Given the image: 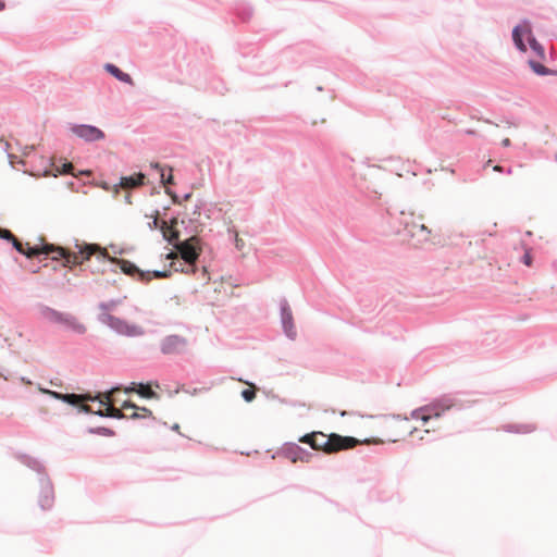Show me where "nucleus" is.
Here are the masks:
<instances>
[{
    "label": "nucleus",
    "instance_id": "1",
    "mask_svg": "<svg viewBox=\"0 0 557 557\" xmlns=\"http://www.w3.org/2000/svg\"><path fill=\"white\" fill-rule=\"evenodd\" d=\"M76 251L69 247L41 242L38 245L22 243L21 240L13 243V249L26 257L27 259H52L62 261L65 265H77L88 261L91 256L96 255L98 260L109 259L107 250L102 249L98 244H81L78 239L74 240Z\"/></svg>",
    "mask_w": 557,
    "mask_h": 557
},
{
    "label": "nucleus",
    "instance_id": "2",
    "mask_svg": "<svg viewBox=\"0 0 557 557\" xmlns=\"http://www.w3.org/2000/svg\"><path fill=\"white\" fill-rule=\"evenodd\" d=\"M300 443L309 445L311 448H322L329 454L337 453L339 450L352 448L361 443L360 440L354 436L341 435L338 433H331L326 438L322 432H311L305 434L298 440ZM381 443L380 438H366L362 443L368 442Z\"/></svg>",
    "mask_w": 557,
    "mask_h": 557
},
{
    "label": "nucleus",
    "instance_id": "3",
    "mask_svg": "<svg viewBox=\"0 0 557 557\" xmlns=\"http://www.w3.org/2000/svg\"><path fill=\"white\" fill-rule=\"evenodd\" d=\"M175 253L187 265L186 269H175V272L185 274L196 273L198 271V262L202 255V243L197 237L190 236L178 242L175 247Z\"/></svg>",
    "mask_w": 557,
    "mask_h": 557
},
{
    "label": "nucleus",
    "instance_id": "4",
    "mask_svg": "<svg viewBox=\"0 0 557 557\" xmlns=\"http://www.w3.org/2000/svg\"><path fill=\"white\" fill-rule=\"evenodd\" d=\"M454 407L461 408V406L458 404V400L454 396L449 394L442 395L437 398H434L430 404L413 409L411 411V418L428 422L432 418H440L445 413V411Z\"/></svg>",
    "mask_w": 557,
    "mask_h": 557
},
{
    "label": "nucleus",
    "instance_id": "5",
    "mask_svg": "<svg viewBox=\"0 0 557 557\" xmlns=\"http://www.w3.org/2000/svg\"><path fill=\"white\" fill-rule=\"evenodd\" d=\"M99 323L107 325L115 334L126 337H140L145 335V329L138 324L129 323L127 320L115 317L111 313H99Z\"/></svg>",
    "mask_w": 557,
    "mask_h": 557
},
{
    "label": "nucleus",
    "instance_id": "6",
    "mask_svg": "<svg viewBox=\"0 0 557 557\" xmlns=\"http://www.w3.org/2000/svg\"><path fill=\"white\" fill-rule=\"evenodd\" d=\"M532 37H535L532 23L527 17L520 20V22L516 24L511 30L513 46L519 52L524 53L528 51L527 44L532 40Z\"/></svg>",
    "mask_w": 557,
    "mask_h": 557
},
{
    "label": "nucleus",
    "instance_id": "7",
    "mask_svg": "<svg viewBox=\"0 0 557 557\" xmlns=\"http://www.w3.org/2000/svg\"><path fill=\"white\" fill-rule=\"evenodd\" d=\"M276 456H283L292 462L301 461L307 463L311 462L313 458L312 453L306 448H302L295 442L284 443L281 448L272 456V458H275Z\"/></svg>",
    "mask_w": 557,
    "mask_h": 557
},
{
    "label": "nucleus",
    "instance_id": "8",
    "mask_svg": "<svg viewBox=\"0 0 557 557\" xmlns=\"http://www.w3.org/2000/svg\"><path fill=\"white\" fill-rule=\"evenodd\" d=\"M382 218L385 219V215H383ZM386 218L389 219L387 222L388 228H384L382 231L384 234H399L404 228V231H407L408 234L411 237H413L416 236V233L413 232V228L416 227H418L420 232L425 233V236H428L431 233V231L424 224L418 225L414 222L393 219L392 213L388 210L386 211ZM423 239H426V237H424Z\"/></svg>",
    "mask_w": 557,
    "mask_h": 557
},
{
    "label": "nucleus",
    "instance_id": "9",
    "mask_svg": "<svg viewBox=\"0 0 557 557\" xmlns=\"http://www.w3.org/2000/svg\"><path fill=\"white\" fill-rule=\"evenodd\" d=\"M69 129L86 143H96L106 138L104 132L91 124L70 123Z\"/></svg>",
    "mask_w": 557,
    "mask_h": 557
},
{
    "label": "nucleus",
    "instance_id": "10",
    "mask_svg": "<svg viewBox=\"0 0 557 557\" xmlns=\"http://www.w3.org/2000/svg\"><path fill=\"white\" fill-rule=\"evenodd\" d=\"M39 482V495L38 506L42 510H50L54 504V487L49 474H44L38 478Z\"/></svg>",
    "mask_w": 557,
    "mask_h": 557
},
{
    "label": "nucleus",
    "instance_id": "11",
    "mask_svg": "<svg viewBox=\"0 0 557 557\" xmlns=\"http://www.w3.org/2000/svg\"><path fill=\"white\" fill-rule=\"evenodd\" d=\"M280 318L284 335L288 339L295 341L297 337V330L294 323L292 308L285 298L280 301Z\"/></svg>",
    "mask_w": 557,
    "mask_h": 557
},
{
    "label": "nucleus",
    "instance_id": "12",
    "mask_svg": "<svg viewBox=\"0 0 557 557\" xmlns=\"http://www.w3.org/2000/svg\"><path fill=\"white\" fill-rule=\"evenodd\" d=\"M41 165L44 166V176L57 177L69 174L72 170V164L69 161L51 157H42Z\"/></svg>",
    "mask_w": 557,
    "mask_h": 557
},
{
    "label": "nucleus",
    "instance_id": "13",
    "mask_svg": "<svg viewBox=\"0 0 557 557\" xmlns=\"http://www.w3.org/2000/svg\"><path fill=\"white\" fill-rule=\"evenodd\" d=\"M187 339L178 334L166 335L160 343V350L163 355L180 354L186 346Z\"/></svg>",
    "mask_w": 557,
    "mask_h": 557
},
{
    "label": "nucleus",
    "instance_id": "14",
    "mask_svg": "<svg viewBox=\"0 0 557 557\" xmlns=\"http://www.w3.org/2000/svg\"><path fill=\"white\" fill-rule=\"evenodd\" d=\"M103 70L107 74L114 77L116 81L124 83L126 85L133 86L134 79L133 77L124 72L122 69H120L116 64L107 62L103 64Z\"/></svg>",
    "mask_w": 557,
    "mask_h": 557
},
{
    "label": "nucleus",
    "instance_id": "15",
    "mask_svg": "<svg viewBox=\"0 0 557 557\" xmlns=\"http://www.w3.org/2000/svg\"><path fill=\"white\" fill-rule=\"evenodd\" d=\"M150 169L159 174L160 183L163 186H170L174 184V177L171 168H168L166 165H163L159 162H151Z\"/></svg>",
    "mask_w": 557,
    "mask_h": 557
},
{
    "label": "nucleus",
    "instance_id": "16",
    "mask_svg": "<svg viewBox=\"0 0 557 557\" xmlns=\"http://www.w3.org/2000/svg\"><path fill=\"white\" fill-rule=\"evenodd\" d=\"M146 174L143 172L133 173L131 175L121 176L119 188L139 187L145 184Z\"/></svg>",
    "mask_w": 557,
    "mask_h": 557
},
{
    "label": "nucleus",
    "instance_id": "17",
    "mask_svg": "<svg viewBox=\"0 0 557 557\" xmlns=\"http://www.w3.org/2000/svg\"><path fill=\"white\" fill-rule=\"evenodd\" d=\"M60 325H63L66 330H70L78 335H83L87 331L86 326L81 323L76 317L67 312H65L62 322H60Z\"/></svg>",
    "mask_w": 557,
    "mask_h": 557
},
{
    "label": "nucleus",
    "instance_id": "18",
    "mask_svg": "<svg viewBox=\"0 0 557 557\" xmlns=\"http://www.w3.org/2000/svg\"><path fill=\"white\" fill-rule=\"evenodd\" d=\"M38 307H39L40 315L45 320H47L53 324H60V322H62V319H63L65 312L59 311V310L53 309L44 304H39Z\"/></svg>",
    "mask_w": 557,
    "mask_h": 557
},
{
    "label": "nucleus",
    "instance_id": "19",
    "mask_svg": "<svg viewBox=\"0 0 557 557\" xmlns=\"http://www.w3.org/2000/svg\"><path fill=\"white\" fill-rule=\"evenodd\" d=\"M121 271L129 276L137 277L139 281H144L145 271L139 269L134 262L121 259L117 260Z\"/></svg>",
    "mask_w": 557,
    "mask_h": 557
},
{
    "label": "nucleus",
    "instance_id": "20",
    "mask_svg": "<svg viewBox=\"0 0 557 557\" xmlns=\"http://www.w3.org/2000/svg\"><path fill=\"white\" fill-rule=\"evenodd\" d=\"M152 385H154L156 387H159V382L158 381H149L147 383L139 382V388L136 389V394L140 398L159 399L160 395L157 392L149 389V386H152Z\"/></svg>",
    "mask_w": 557,
    "mask_h": 557
},
{
    "label": "nucleus",
    "instance_id": "21",
    "mask_svg": "<svg viewBox=\"0 0 557 557\" xmlns=\"http://www.w3.org/2000/svg\"><path fill=\"white\" fill-rule=\"evenodd\" d=\"M528 65L531 69V71L537 76H557V70L549 69L542 64L540 61H536L534 59H529Z\"/></svg>",
    "mask_w": 557,
    "mask_h": 557
},
{
    "label": "nucleus",
    "instance_id": "22",
    "mask_svg": "<svg viewBox=\"0 0 557 557\" xmlns=\"http://www.w3.org/2000/svg\"><path fill=\"white\" fill-rule=\"evenodd\" d=\"M46 393H48L52 398L60 400L64 404H67L72 407H77L76 401L82 397V395H77L74 393H60L57 391L46 389Z\"/></svg>",
    "mask_w": 557,
    "mask_h": 557
},
{
    "label": "nucleus",
    "instance_id": "23",
    "mask_svg": "<svg viewBox=\"0 0 557 557\" xmlns=\"http://www.w3.org/2000/svg\"><path fill=\"white\" fill-rule=\"evenodd\" d=\"M21 460L27 468L36 471L38 474V478H40L44 474H48L45 466L38 458H35V457L24 454L21 456Z\"/></svg>",
    "mask_w": 557,
    "mask_h": 557
},
{
    "label": "nucleus",
    "instance_id": "24",
    "mask_svg": "<svg viewBox=\"0 0 557 557\" xmlns=\"http://www.w3.org/2000/svg\"><path fill=\"white\" fill-rule=\"evenodd\" d=\"M234 13L243 23L249 22L253 15V8L250 3H237L234 8Z\"/></svg>",
    "mask_w": 557,
    "mask_h": 557
},
{
    "label": "nucleus",
    "instance_id": "25",
    "mask_svg": "<svg viewBox=\"0 0 557 557\" xmlns=\"http://www.w3.org/2000/svg\"><path fill=\"white\" fill-rule=\"evenodd\" d=\"M503 430L507 433L527 434L534 431L535 428L528 423H508L503 425Z\"/></svg>",
    "mask_w": 557,
    "mask_h": 557
},
{
    "label": "nucleus",
    "instance_id": "26",
    "mask_svg": "<svg viewBox=\"0 0 557 557\" xmlns=\"http://www.w3.org/2000/svg\"><path fill=\"white\" fill-rule=\"evenodd\" d=\"M528 47L531 51L541 60H545L546 53L544 46L536 39V37H532V40L529 41Z\"/></svg>",
    "mask_w": 557,
    "mask_h": 557
},
{
    "label": "nucleus",
    "instance_id": "27",
    "mask_svg": "<svg viewBox=\"0 0 557 557\" xmlns=\"http://www.w3.org/2000/svg\"><path fill=\"white\" fill-rule=\"evenodd\" d=\"M172 272L170 270H152V271H145L144 281L143 282H149L151 278H169L171 276Z\"/></svg>",
    "mask_w": 557,
    "mask_h": 557
},
{
    "label": "nucleus",
    "instance_id": "28",
    "mask_svg": "<svg viewBox=\"0 0 557 557\" xmlns=\"http://www.w3.org/2000/svg\"><path fill=\"white\" fill-rule=\"evenodd\" d=\"M87 432L90 433V434L100 435V436H107V437H112V436L115 435V431L110 429V428H107V426L89 428L87 430Z\"/></svg>",
    "mask_w": 557,
    "mask_h": 557
},
{
    "label": "nucleus",
    "instance_id": "29",
    "mask_svg": "<svg viewBox=\"0 0 557 557\" xmlns=\"http://www.w3.org/2000/svg\"><path fill=\"white\" fill-rule=\"evenodd\" d=\"M121 302V299H110L108 301L99 302L98 308L101 310L100 313H110V311L114 310Z\"/></svg>",
    "mask_w": 557,
    "mask_h": 557
},
{
    "label": "nucleus",
    "instance_id": "30",
    "mask_svg": "<svg viewBox=\"0 0 557 557\" xmlns=\"http://www.w3.org/2000/svg\"><path fill=\"white\" fill-rule=\"evenodd\" d=\"M0 239L10 243L12 246L14 242L20 240L9 228L4 227H0Z\"/></svg>",
    "mask_w": 557,
    "mask_h": 557
},
{
    "label": "nucleus",
    "instance_id": "31",
    "mask_svg": "<svg viewBox=\"0 0 557 557\" xmlns=\"http://www.w3.org/2000/svg\"><path fill=\"white\" fill-rule=\"evenodd\" d=\"M165 193L172 197L173 203H180L181 200H188L191 197V193H186L182 196L174 193L170 187H166Z\"/></svg>",
    "mask_w": 557,
    "mask_h": 557
},
{
    "label": "nucleus",
    "instance_id": "32",
    "mask_svg": "<svg viewBox=\"0 0 557 557\" xmlns=\"http://www.w3.org/2000/svg\"><path fill=\"white\" fill-rule=\"evenodd\" d=\"M240 395L246 403H251L256 398L257 394L256 391L251 388H244Z\"/></svg>",
    "mask_w": 557,
    "mask_h": 557
},
{
    "label": "nucleus",
    "instance_id": "33",
    "mask_svg": "<svg viewBox=\"0 0 557 557\" xmlns=\"http://www.w3.org/2000/svg\"><path fill=\"white\" fill-rule=\"evenodd\" d=\"M160 214V210L156 209L153 214H146V216H151L153 220L148 223L149 230L153 231L158 227L157 216Z\"/></svg>",
    "mask_w": 557,
    "mask_h": 557
},
{
    "label": "nucleus",
    "instance_id": "34",
    "mask_svg": "<svg viewBox=\"0 0 557 557\" xmlns=\"http://www.w3.org/2000/svg\"><path fill=\"white\" fill-rule=\"evenodd\" d=\"M100 186L106 190H110L111 188H114V190L117 191L120 189L119 183L102 182Z\"/></svg>",
    "mask_w": 557,
    "mask_h": 557
},
{
    "label": "nucleus",
    "instance_id": "35",
    "mask_svg": "<svg viewBox=\"0 0 557 557\" xmlns=\"http://www.w3.org/2000/svg\"><path fill=\"white\" fill-rule=\"evenodd\" d=\"M139 388V383L132 382L124 388L125 394L136 393V389Z\"/></svg>",
    "mask_w": 557,
    "mask_h": 557
},
{
    "label": "nucleus",
    "instance_id": "36",
    "mask_svg": "<svg viewBox=\"0 0 557 557\" xmlns=\"http://www.w3.org/2000/svg\"><path fill=\"white\" fill-rule=\"evenodd\" d=\"M88 401H98L99 404L101 405H106V403L108 401V398L106 397H101L99 394H96L94 396H90L88 398H86Z\"/></svg>",
    "mask_w": 557,
    "mask_h": 557
},
{
    "label": "nucleus",
    "instance_id": "37",
    "mask_svg": "<svg viewBox=\"0 0 557 557\" xmlns=\"http://www.w3.org/2000/svg\"><path fill=\"white\" fill-rule=\"evenodd\" d=\"M532 256L529 251H525L524 255L521 257V262L528 267L532 265Z\"/></svg>",
    "mask_w": 557,
    "mask_h": 557
},
{
    "label": "nucleus",
    "instance_id": "38",
    "mask_svg": "<svg viewBox=\"0 0 557 557\" xmlns=\"http://www.w3.org/2000/svg\"><path fill=\"white\" fill-rule=\"evenodd\" d=\"M122 408L123 409H135V410H138L139 406H137L132 400H124L123 404H122Z\"/></svg>",
    "mask_w": 557,
    "mask_h": 557
},
{
    "label": "nucleus",
    "instance_id": "39",
    "mask_svg": "<svg viewBox=\"0 0 557 557\" xmlns=\"http://www.w3.org/2000/svg\"><path fill=\"white\" fill-rule=\"evenodd\" d=\"M171 267L173 268L174 271H175V269H186L187 268V265L181 259L178 261H173L171 263Z\"/></svg>",
    "mask_w": 557,
    "mask_h": 557
},
{
    "label": "nucleus",
    "instance_id": "40",
    "mask_svg": "<svg viewBox=\"0 0 557 557\" xmlns=\"http://www.w3.org/2000/svg\"><path fill=\"white\" fill-rule=\"evenodd\" d=\"M94 414H96L100 418H109V414H111V413L109 412V410L98 409L97 411L94 412Z\"/></svg>",
    "mask_w": 557,
    "mask_h": 557
},
{
    "label": "nucleus",
    "instance_id": "41",
    "mask_svg": "<svg viewBox=\"0 0 557 557\" xmlns=\"http://www.w3.org/2000/svg\"><path fill=\"white\" fill-rule=\"evenodd\" d=\"M109 418L120 420L126 418V416L122 412L116 411L114 413L109 414Z\"/></svg>",
    "mask_w": 557,
    "mask_h": 557
},
{
    "label": "nucleus",
    "instance_id": "42",
    "mask_svg": "<svg viewBox=\"0 0 557 557\" xmlns=\"http://www.w3.org/2000/svg\"><path fill=\"white\" fill-rule=\"evenodd\" d=\"M78 411H79V412H84V413H92V414H94V412H95V411H92V409H91L90 407H88V406H81V407H78Z\"/></svg>",
    "mask_w": 557,
    "mask_h": 557
},
{
    "label": "nucleus",
    "instance_id": "43",
    "mask_svg": "<svg viewBox=\"0 0 557 557\" xmlns=\"http://www.w3.org/2000/svg\"><path fill=\"white\" fill-rule=\"evenodd\" d=\"M181 426L178 423H174L173 425H171V430L178 433L182 437H187L185 434L181 433L180 431Z\"/></svg>",
    "mask_w": 557,
    "mask_h": 557
},
{
    "label": "nucleus",
    "instance_id": "44",
    "mask_svg": "<svg viewBox=\"0 0 557 557\" xmlns=\"http://www.w3.org/2000/svg\"><path fill=\"white\" fill-rule=\"evenodd\" d=\"M138 410L143 411V412L145 413V416H147V417H150V418L154 419V417L152 416V412H151V410H150V409H148V408H146V407H139V409H138Z\"/></svg>",
    "mask_w": 557,
    "mask_h": 557
},
{
    "label": "nucleus",
    "instance_id": "45",
    "mask_svg": "<svg viewBox=\"0 0 557 557\" xmlns=\"http://www.w3.org/2000/svg\"><path fill=\"white\" fill-rule=\"evenodd\" d=\"M494 169H495L496 171L502 172V173H506V174H510V173H511V168H510V166H509V168H507V170H504V169H503V166H500V165H496Z\"/></svg>",
    "mask_w": 557,
    "mask_h": 557
},
{
    "label": "nucleus",
    "instance_id": "46",
    "mask_svg": "<svg viewBox=\"0 0 557 557\" xmlns=\"http://www.w3.org/2000/svg\"><path fill=\"white\" fill-rule=\"evenodd\" d=\"M144 416H141L140 413L138 412H134L129 416V419H133V420H138V419H141Z\"/></svg>",
    "mask_w": 557,
    "mask_h": 557
},
{
    "label": "nucleus",
    "instance_id": "47",
    "mask_svg": "<svg viewBox=\"0 0 557 557\" xmlns=\"http://www.w3.org/2000/svg\"><path fill=\"white\" fill-rule=\"evenodd\" d=\"M503 145H504L505 147L510 146V139H509V138H505V139L503 140Z\"/></svg>",
    "mask_w": 557,
    "mask_h": 557
},
{
    "label": "nucleus",
    "instance_id": "48",
    "mask_svg": "<svg viewBox=\"0 0 557 557\" xmlns=\"http://www.w3.org/2000/svg\"><path fill=\"white\" fill-rule=\"evenodd\" d=\"M339 414H341V417H345V416L355 414V413L343 410V411L339 412Z\"/></svg>",
    "mask_w": 557,
    "mask_h": 557
},
{
    "label": "nucleus",
    "instance_id": "49",
    "mask_svg": "<svg viewBox=\"0 0 557 557\" xmlns=\"http://www.w3.org/2000/svg\"><path fill=\"white\" fill-rule=\"evenodd\" d=\"M5 9V2L3 0H0V11Z\"/></svg>",
    "mask_w": 557,
    "mask_h": 557
},
{
    "label": "nucleus",
    "instance_id": "50",
    "mask_svg": "<svg viewBox=\"0 0 557 557\" xmlns=\"http://www.w3.org/2000/svg\"><path fill=\"white\" fill-rule=\"evenodd\" d=\"M199 210H200V206L196 205V206H195V209H194V213H195V214H196V213H198V212H199Z\"/></svg>",
    "mask_w": 557,
    "mask_h": 557
},
{
    "label": "nucleus",
    "instance_id": "51",
    "mask_svg": "<svg viewBox=\"0 0 557 557\" xmlns=\"http://www.w3.org/2000/svg\"><path fill=\"white\" fill-rule=\"evenodd\" d=\"M169 209H170V207H169V206H165V207L162 209V212H163V214H164V215L166 214V211H168Z\"/></svg>",
    "mask_w": 557,
    "mask_h": 557
},
{
    "label": "nucleus",
    "instance_id": "52",
    "mask_svg": "<svg viewBox=\"0 0 557 557\" xmlns=\"http://www.w3.org/2000/svg\"><path fill=\"white\" fill-rule=\"evenodd\" d=\"M360 417H362V418L367 417V418H371V419H373V418H375L376 416H373V414H367V416L360 414Z\"/></svg>",
    "mask_w": 557,
    "mask_h": 557
},
{
    "label": "nucleus",
    "instance_id": "53",
    "mask_svg": "<svg viewBox=\"0 0 557 557\" xmlns=\"http://www.w3.org/2000/svg\"><path fill=\"white\" fill-rule=\"evenodd\" d=\"M125 201H126L127 203H131V196H129V195H126V196H125Z\"/></svg>",
    "mask_w": 557,
    "mask_h": 557
},
{
    "label": "nucleus",
    "instance_id": "54",
    "mask_svg": "<svg viewBox=\"0 0 557 557\" xmlns=\"http://www.w3.org/2000/svg\"><path fill=\"white\" fill-rule=\"evenodd\" d=\"M157 193H159V191H158V189H157L156 187H153V188L151 189V193H150V194H151V195H154V194H157Z\"/></svg>",
    "mask_w": 557,
    "mask_h": 557
},
{
    "label": "nucleus",
    "instance_id": "55",
    "mask_svg": "<svg viewBox=\"0 0 557 557\" xmlns=\"http://www.w3.org/2000/svg\"><path fill=\"white\" fill-rule=\"evenodd\" d=\"M317 91H322L323 90V87L322 86H317Z\"/></svg>",
    "mask_w": 557,
    "mask_h": 557
},
{
    "label": "nucleus",
    "instance_id": "56",
    "mask_svg": "<svg viewBox=\"0 0 557 557\" xmlns=\"http://www.w3.org/2000/svg\"><path fill=\"white\" fill-rule=\"evenodd\" d=\"M8 147H9V144H8V143H4L3 150H4V151H7Z\"/></svg>",
    "mask_w": 557,
    "mask_h": 557
},
{
    "label": "nucleus",
    "instance_id": "57",
    "mask_svg": "<svg viewBox=\"0 0 557 557\" xmlns=\"http://www.w3.org/2000/svg\"><path fill=\"white\" fill-rule=\"evenodd\" d=\"M553 267H554L555 269H557V260H555V261L553 262Z\"/></svg>",
    "mask_w": 557,
    "mask_h": 557
},
{
    "label": "nucleus",
    "instance_id": "58",
    "mask_svg": "<svg viewBox=\"0 0 557 557\" xmlns=\"http://www.w3.org/2000/svg\"><path fill=\"white\" fill-rule=\"evenodd\" d=\"M121 385H115L114 387H112L111 389H117L120 388Z\"/></svg>",
    "mask_w": 557,
    "mask_h": 557
},
{
    "label": "nucleus",
    "instance_id": "59",
    "mask_svg": "<svg viewBox=\"0 0 557 557\" xmlns=\"http://www.w3.org/2000/svg\"><path fill=\"white\" fill-rule=\"evenodd\" d=\"M393 417H394V418H396V419H399V418H400V416H399V414H394Z\"/></svg>",
    "mask_w": 557,
    "mask_h": 557
},
{
    "label": "nucleus",
    "instance_id": "60",
    "mask_svg": "<svg viewBox=\"0 0 557 557\" xmlns=\"http://www.w3.org/2000/svg\"><path fill=\"white\" fill-rule=\"evenodd\" d=\"M555 161L557 162V150H556V153H555Z\"/></svg>",
    "mask_w": 557,
    "mask_h": 557
}]
</instances>
